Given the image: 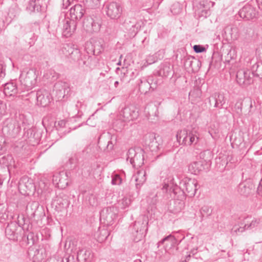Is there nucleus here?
Wrapping results in <instances>:
<instances>
[{
	"instance_id": "13d9d810",
	"label": "nucleus",
	"mask_w": 262,
	"mask_h": 262,
	"mask_svg": "<svg viewBox=\"0 0 262 262\" xmlns=\"http://www.w3.org/2000/svg\"><path fill=\"white\" fill-rule=\"evenodd\" d=\"M118 84H119V82L118 81H115V83H114L115 86L116 88H117L118 85Z\"/></svg>"
},
{
	"instance_id": "4c0bfd02",
	"label": "nucleus",
	"mask_w": 262,
	"mask_h": 262,
	"mask_svg": "<svg viewBox=\"0 0 262 262\" xmlns=\"http://www.w3.org/2000/svg\"><path fill=\"white\" fill-rule=\"evenodd\" d=\"M260 223V219L254 218L250 224H246L245 225V229L250 230L258 226Z\"/></svg>"
},
{
	"instance_id": "37998d69",
	"label": "nucleus",
	"mask_w": 262,
	"mask_h": 262,
	"mask_svg": "<svg viewBox=\"0 0 262 262\" xmlns=\"http://www.w3.org/2000/svg\"><path fill=\"white\" fill-rule=\"evenodd\" d=\"M6 104L0 100V117H2L6 113Z\"/></svg>"
},
{
	"instance_id": "4468645a",
	"label": "nucleus",
	"mask_w": 262,
	"mask_h": 262,
	"mask_svg": "<svg viewBox=\"0 0 262 262\" xmlns=\"http://www.w3.org/2000/svg\"><path fill=\"white\" fill-rule=\"evenodd\" d=\"M251 72L247 70L241 69L236 73V81L239 85H247L252 81Z\"/></svg>"
},
{
	"instance_id": "bf43d9fd",
	"label": "nucleus",
	"mask_w": 262,
	"mask_h": 262,
	"mask_svg": "<svg viewBox=\"0 0 262 262\" xmlns=\"http://www.w3.org/2000/svg\"><path fill=\"white\" fill-rule=\"evenodd\" d=\"M232 52H233V53L235 52V50H230L229 52V54H230L231 55L232 54Z\"/></svg>"
},
{
	"instance_id": "ea45409f",
	"label": "nucleus",
	"mask_w": 262,
	"mask_h": 262,
	"mask_svg": "<svg viewBox=\"0 0 262 262\" xmlns=\"http://www.w3.org/2000/svg\"><path fill=\"white\" fill-rule=\"evenodd\" d=\"M171 72L170 68L169 66H164L162 69L159 71V74L162 76L167 77Z\"/></svg>"
},
{
	"instance_id": "0eeeda50",
	"label": "nucleus",
	"mask_w": 262,
	"mask_h": 262,
	"mask_svg": "<svg viewBox=\"0 0 262 262\" xmlns=\"http://www.w3.org/2000/svg\"><path fill=\"white\" fill-rule=\"evenodd\" d=\"M148 223L143 220H138L135 222L133 229L135 232L133 231V234L135 236V240L137 242L139 241L144 236L147 230V225Z\"/></svg>"
},
{
	"instance_id": "7ed1b4c3",
	"label": "nucleus",
	"mask_w": 262,
	"mask_h": 262,
	"mask_svg": "<svg viewBox=\"0 0 262 262\" xmlns=\"http://www.w3.org/2000/svg\"><path fill=\"white\" fill-rule=\"evenodd\" d=\"M20 129V126L15 119L12 118H7L3 122L2 133L7 138H15L19 134Z\"/></svg>"
},
{
	"instance_id": "423d86ee",
	"label": "nucleus",
	"mask_w": 262,
	"mask_h": 262,
	"mask_svg": "<svg viewBox=\"0 0 262 262\" xmlns=\"http://www.w3.org/2000/svg\"><path fill=\"white\" fill-rule=\"evenodd\" d=\"M105 9L106 14L111 19H117L121 16L122 8L117 2H111L106 4Z\"/></svg>"
},
{
	"instance_id": "680f3d73",
	"label": "nucleus",
	"mask_w": 262,
	"mask_h": 262,
	"mask_svg": "<svg viewBox=\"0 0 262 262\" xmlns=\"http://www.w3.org/2000/svg\"><path fill=\"white\" fill-rule=\"evenodd\" d=\"M171 12H172V13H176H176H179V12H180V10H179L178 11V12H174V11H173V8H172V9H171Z\"/></svg>"
},
{
	"instance_id": "9b49d317",
	"label": "nucleus",
	"mask_w": 262,
	"mask_h": 262,
	"mask_svg": "<svg viewBox=\"0 0 262 262\" xmlns=\"http://www.w3.org/2000/svg\"><path fill=\"white\" fill-rule=\"evenodd\" d=\"M255 189L254 185L250 180H246L240 183L237 187V192L245 197H248L251 194Z\"/></svg>"
},
{
	"instance_id": "f03ea898",
	"label": "nucleus",
	"mask_w": 262,
	"mask_h": 262,
	"mask_svg": "<svg viewBox=\"0 0 262 262\" xmlns=\"http://www.w3.org/2000/svg\"><path fill=\"white\" fill-rule=\"evenodd\" d=\"M176 138L180 144L190 146L196 144L200 139V134L196 130H192L188 132L186 130H178Z\"/></svg>"
},
{
	"instance_id": "2eb2a0df",
	"label": "nucleus",
	"mask_w": 262,
	"mask_h": 262,
	"mask_svg": "<svg viewBox=\"0 0 262 262\" xmlns=\"http://www.w3.org/2000/svg\"><path fill=\"white\" fill-rule=\"evenodd\" d=\"M18 188L20 191H23L21 193L29 195L30 192L34 190L35 186L32 180H29L28 177H23L19 182Z\"/></svg>"
},
{
	"instance_id": "79ce46f5",
	"label": "nucleus",
	"mask_w": 262,
	"mask_h": 262,
	"mask_svg": "<svg viewBox=\"0 0 262 262\" xmlns=\"http://www.w3.org/2000/svg\"><path fill=\"white\" fill-rule=\"evenodd\" d=\"M97 120L94 114H93L86 121V124L91 126H95L97 124Z\"/></svg>"
},
{
	"instance_id": "49530a36",
	"label": "nucleus",
	"mask_w": 262,
	"mask_h": 262,
	"mask_svg": "<svg viewBox=\"0 0 262 262\" xmlns=\"http://www.w3.org/2000/svg\"><path fill=\"white\" fill-rule=\"evenodd\" d=\"M36 1V0H30L27 8L30 11H34L35 10Z\"/></svg>"
},
{
	"instance_id": "e433bc0d",
	"label": "nucleus",
	"mask_w": 262,
	"mask_h": 262,
	"mask_svg": "<svg viewBox=\"0 0 262 262\" xmlns=\"http://www.w3.org/2000/svg\"><path fill=\"white\" fill-rule=\"evenodd\" d=\"M130 204V200L127 197L124 196L118 202V207L121 209H125Z\"/></svg>"
},
{
	"instance_id": "f3484780",
	"label": "nucleus",
	"mask_w": 262,
	"mask_h": 262,
	"mask_svg": "<svg viewBox=\"0 0 262 262\" xmlns=\"http://www.w3.org/2000/svg\"><path fill=\"white\" fill-rule=\"evenodd\" d=\"M85 12V8L80 4L75 5L70 10L71 20L80 19Z\"/></svg>"
},
{
	"instance_id": "c03bdc74",
	"label": "nucleus",
	"mask_w": 262,
	"mask_h": 262,
	"mask_svg": "<svg viewBox=\"0 0 262 262\" xmlns=\"http://www.w3.org/2000/svg\"><path fill=\"white\" fill-rule=\"evenodd\" d=\"M193 50L197 53H202L205 51V48L201 45H194L193 47Z\"/></svg>"
},
{
	"instance_id": "603ef678",
	"label": "nucleus",
	"mask_w": 262,
	"mask_h": 262,
	"mask_svg": "<svg viewBox=\"0 0 262 262\" xmlns=\"http://www.w3.org/2000/svg\"><path fill=\"white\" fill-rule=\"evenodd\" d=\"M245 230H247L246 229H245V226L243 227H239L237 229H235V230L233 231V230L232 229V231L231 232L233 233V232H235L236 233H237V232H243V231H244Z\"/></svg>"
},
{
	"instance_id": "393cba45",
	"label": "nucleus",
	"mask_w": 262,
	"mask_h": 262,
	"mask_svg": "<svg viewBox=\"0 0 262 262\" xmlns=\"http://www.w3.org/2000/svg\"><path fill=\"white\" fill-rule=\"evenodd\" d=\"M160 243L165 244L166 251L175 247L178 245L177 240L171 235L166 236L160 241Z\"/></svg>"
},
{
	"instance_id": "ddd939ff",
	"label": "nucleus",
	"mask_w": 262,
	"mask_h": 262,
	"mask_svg": "<svg viewBox=\"0 0 262 262\" xmlns=\"http://www.w3.org/2000/svg\"><path fill=\"white\" fill-rule=\"evenodd\" d=\"M195 13L200 16L206 17L210 9L209 3L207 0H200L194 3Z\"/></svg>"
},
{
	"instance_id": "2f4dec72",
	"label": "nucleus",
	"mask_w": 262,
	"mask_h": 262,
	"mask_svg": "<svg viewBox=\"0 0 262 262\" xmlns=\"http://www.w3.org/2000/svg\"><path fill=\"white\" fill-rule=\"evenodd\" d=\"M81 56V53L80 51L78 49L74 48L73 46L72 50L71 51L70 55L68 58L71 61L78 62L79 61Z\"/></svg>"
},
{
	"instance_id": "e2e57ef3",
	"label": "nucleus",
	"mask_w": 262,
	"mask_h": 262,
	"mask_svg": "<svg viewBox=\"0 0 262 262\" xmlns=\"http://www.w3.org/2000/svg\"><path fill=\"white\" fill-rule=\"evenodd\" d=\"M118 65H121V61H119V62L118 63Z\"/></svg>"
},
{
	"instance_id": "cd10ccee",
	"label": "nucleus",
	"mask_w": 262,
	"mask_h": 262,
	"mask_svg": "<svg viewBox=\"0 0 262 262\" xmlns=\"http://www.w3.org/2000/svg\"><path fill=\"white\" fill-rule=\"evenodd\" d=\"M110 235V232L105 227L99 228L96 234L97 241L100 243L105 241Z\"/></svg>"
},
{
	"instance_id": "052dcab7",
	"label": "nucleus",
	"mask_w": 262,
	"mask_h": 262,
	"mask_svg": "<svg viewBox=\"0 0 262 262\" xmlns=\"http://www.w3.org/2000/svg\"><path fill=\"white\" fill-rule=\"evenodd\" d=\"M190 257H191L190 255H188V256L186 257V259L185 260V262H186V260H187V259H188H188L190 258Z\"/></svg>"
},
{
	"instance_id": "20e7f679",
	"label": "nucleus",
	"mask_w": 262,
	"mask_h": 262,
	"mask_svg": "<svg viewBox=\"0 0 262 262\" xmlns=\"http://www.w3.org/2000/svg\"><path fill=\"white\" fill-rule=\"evenodd\" d=\"M37 71L34 69H30L27 72L23 71L20 75L19 79L27 91L34 88L37 81Z\"/></svg>"
},
{
	"instance_id": "8fccbe9b",
	"label": "nucleus",
	"mask_w": 262,
	"mask_h": 262,
	"mask_svg": "<svg viewBox=\"0 0 262 262\" xmlns=\"http://www.w3.org/2000/svg\"><path fill=\"white\" fill-rule=\"evenodd\" d=\"M70 5V0H62V7L63 9H67Z\"/></svg>"
},
{
	"instance_id": "f8f14e48",
	"label": "nucleus",
	"mask_w": 262,
	"mask_h": 262,
	"mask_svg": "<svg viewBox=\"0 0 262 262\" xmlns=\"http://www.w3.org/2000/svg\"><path fill=\"white\" fill-rule=\"evenodd\" d=\"M54 91H55L58 99L61 100L67 96L70 91L69 84L66 82L58 81L54 85Z\"/></svg>"
},
{
	"instance_id": "6e6552de",
	"label": "nucleus",
	"mask_w": 262,
	"mask_h": 262,
	"mask_svg": "<svg viewBox=\"0 0 262 262\" xmlns=\"http://www.w3.org/2000/svg\"><path fill=\"white\" fill-rule=\"evenodd\" d=\"M241 17L246 20H252L257 18L258 12L251 4H246L238 12Z\"/></svg>"
},
{
	"instance_id": "09e8293b",
	"label": "nucleus",
	"mask_w": 262,
	"mask_h": 262,
	"mask_svg": "<svg viewBox=\"0 0 262 262\" xmlns=\"http://www.w3.org/2000/svg\"><path fill=\"white\" fill-rule=\"evenodd\" d=\"M66 121L64 120H61L58 122L57 125L55 124V126L57 127H59L60 128L64 127L66 126Z\"/></svg>"
},
{
	"instance_id": "c9c22d12",
	"label": "nucleus",
	"mask_w": 262,
	"mask_h": 262,
	"mask_svg": "<svg viewBox=\"0 0 262 262\" xmlns=\"http://www.w3.org/2000/svg\"><path fill=\"white\" fill-rule=\"evenodd\" d=\"M200 213L201 215L202 220L204 217H208L210 216L212 213V209L211 208L207 206L204 205L200 209Z\"/></svg>"
},
{
	"instance_id": "9d476101",
	"label": "nucleus",
	"mask_w": 262,
	"mask_h": 262,
	"mask_svg": "<svg viewBox=\"0 0 262 262\" xmlns=\"http://www.w3.org/2000/svg\"><path fill=\"white\" fill-rule=\"evenodd\" d=\"M29 95L33 96H35L37 104L41 106L45 107L50 102V94L45 89H40L36 93L32 91Z\"/></svg>"
},
{
	"instance_id": "5fc2aeb1",
	"label": "nucleus",
	"mask_w": 262,
	"mask_h": 262,
	"mask_svg": "<svg viewBox=\"0 0 262 262\" xmlns=\"http://www.w3.org/2000/svg\"><path fill=\"white\" fill-rule=\"evenodd\" d=\"M49 121V118L48 117H44L42 119V123L44 126L48 124Z\"/></svg>"
},
{
	"instance_id": "1a4fd4ad",
	"label": "nucleus",
	"mask_w": 262,
	"mask_h": 262,
	"mask_svg": "<svg viewBox=\"0 0 262 262\" xmlns=\"http://www.w3.org/2000/svg\"><path fill=\"white\" fill-rule=\"evenodd\" d=\"M125 122L136 120L139 116V110L133 105L125 106L120 113Z\"/></svg>"
},
{
	"instance_id": "5701e85b",
	"label": "nucleus",
	"mask_w": 262,
	"mask_h": 262,
	"mask_svg": "<svg viewBox=\"0 0 262 262\" xmlns=\"http://www.w3.org/2000/svg\"><path fill=\"white\" fill-rule=\"evenodd\" d=\"M53 181L56 182L58 187L65 188L68 186L69 183L67 173L63 171L59 172L57 175L53 176Z\"/></svg>"
},
{
	"instance_id": "bb28decb",
	"label": "nucleus",
	"mask_w": 262,
	"mask_h": 262,
	"mask_svg": "<svg viewBox=\"0 0 262 262\" xmlns=\"http://www.w3.org/2000/svg\"><path fill=\"white\" fill-rule=\"evenodd\" d=\"M203 169V165L201 161H194L188 166L189 171L192 174H198Z\"/></svg>"
},
{
	"instance_id": "c85d7f7f",
	"label": "nucleus",
	"mask_w": 262,
	"mask_h": 262,
	"mask_svg": "<svg viewBox=\"0 0 262 262\" xmlns=\"http://www.w3.org/2000/svg\"><path fill=\"white\" fill-rule=\"evenodd\" d=\"M73 47V45L69 43L63 45L62 47L59 51V55L61 57H64L68 58L70 55V52L71 50H72Z\"/></svg>"
},
{
	"instance_id": "c756f323",
	"label": "nucleus",
	"mask_w": 262,
	"mask_h": 262,
	"mask_svg": "<svg viewBox=\"0 0 262 262\" xmlns=\"http://www.w3.org/2000/svg\"><path fill=\"white\" fill-rule=\"evenodd\" d=\"M150 88L154 89L147 80L145 79L140 80V82L139 83V90L141 93L146 94Z\"/></svg>"
},
{
	"instance_id": "a19ab883",
	"label": "nucleus",
	"mask_w": 262,
	"mask_h": 262,
	"mask_svg": "<svg viewBox=\"0 0 262 262\" xmlns=\"http://www.w3.org/2000/svg\"><path fill=\"white\" fill-rule=\"evenodd\" d=\"M122 179L120 176L118 174H115L112 176V184L113 185H119L122 183Z\"/></svg>"
},
{
	"instance_id": "b1692460",
	"label": "nucleus",
	"mask_w": 262,
	"mask_h": 262,
	"mask_svg": "<svg viewBox=\"0 0 262 262\" xmlns=\"http://www.w3.org/2000/svg\"><path fill=\"white\" fill-rule=\"evenodd\" d=\"M4 93L8 97L14 96L18 93V89L15 82H11L4 84Z\"/></svg>"
},
{
	"instance_id": "4d7b16f0",
	"label": "nucleus",
	"mask_w": 262,
	"mask_h": 262,
	"mask_svg": "<svg viewBox=\"0 0 262 262\" xmlns=\"http://www.w3.org/2000/svg\"><path fill=\"white\" fill-rule=\"evenodd\" d=\"M189 62V66L191 67V68L193 70V66H192V64L194 62V61L193 60H189V59H187L186 60V62Z\"/></svg>"
},
{
	"instance_id": "3c124183",
	"label": "nucleus",
	"mask_w": 262,
	"mask_h": 262,
	"mask_svg": "<svg viewBox=\"0 0 262 262\" xmlns=\"http://www.w3.org/2000/svg\"><path fill=\"white\" fill-rule=\"evenodd\" d=\"M261 181L262 180H261L257 189V193L260 196H262V185H261Z\"/></svg>"
},
{
	"instance_id": "0e129e2a",
	"label": "nucleus",
	"mask_w": 262,
	"mask_h": 262,
	"mask_svg": "<svg viewBox=\"0 0 262 262\" xmlns=\"http://www.w3.org/2000/svg\"><path fill=\"white\" fill-rule=\"evenodd\" d=\"M168 185H165L164 186H163V188H165V187H168Z\"/></svg>"
},
{
	"instance_id": "a18cd8bd",
	"label": "nucleus",
	"mask_w": 262,
	"mask_h": 262,
	"mask_svg": "<svg viewBox=\"0 0 262 262\" xmlns=\"http://www.w3.org/2000/svg\"><path fill=\"white\" fill-rule=\"evenodd\" d=\"M63 262H78L77 259L75 260L74 255H67L62 260Z\"/></svg>"
},
{
	"instance_id": "6e6d98bb",
	"label": "nucleus",
	"mask_w": 262,
	"mask_h": 262,
	"mask_svg": "<svg viewBox=\"0 0 262 262\" xmlns=\"http://www.w3.org/2000/svg\"><path fill=\"white\" fill-rule=\"evenodd\" d=\"M259 9L262 10V0H256Z\"/></svg>"
},
{
	"instance_id": "de8ad7c7",
	"label": "nucleus",
	"mask_w": 262,
	"mask_h": 262,
	"mask_svg": "<svg viewBox=\"0 0 262 262\" xmlns=\"http://www.w3.org/2000/svg\"><path fill=\"white\" fill-rule=\"evenodd\" d=\"M245 102H247L248 104H249V107H250V110L249 111V112H248V115L249 116H251L253 114V112L251 110L252 107H253V104H252V100L250 98H248V99H247L246 100H245Z\"/></svg>"
},
{
	"instance_id": "a211bd4d",
	"label": "nucleus",
	"mask_w": 262,
	"mask_h": 262,
	"mask_svg": "<svg viewBox=\"0 0 262 262\" xmlns=\"http://www.w3.org/2000/svg\"><path fill=\"white\" fill-rule=\"evenodd\" d=\"M93 256V253L91 249L83 248L78 251L77 259L78 262H91Z\"/></svg>"
},
{
	"instance_id": "58836bf2",
	"label": "nucleus",
	"mask_w": 262,
	"mask_h": 262,
	"mask_svg": "<svg viewBox=\"0 0 262 262\" xmlns=\"http://www.w3.org/2000/svg\"><path fill=\"white\" fill-rule=\"evenodd\" d=\"M242 102L241 100H238L236 101L232 109V111L238 116L242 114Z\"/></svg>"
},
{
	"instance_id": "69168bd1",
	"label": "nucleus",
	"mask_w": 262,
	"mask_h": 262,
	"mask_svg": "<svg viewBox=\"0 0 262 262\" xmlns=\"http://www.w3.org/2000/svg\"><path fill=\"white\" fill-rule=\"evenodd\" d=\"M231 31H233V30H235V29L233 28H231Z\"/></svg>"
},
{
	"instance_id": "39448f33",
	"label": "nucleus",
	"mask_w": 262,
	"mask_h": 262,
	"mask_svg": "<svg viewBox=\"0 0 262 262\" xmlns=\"http://www.w3.org/2000/svg\"><path fill=\"white\" fill-rule=\"evenodd\" d=\"M144 151L139 148H129L127 152V161H129L134 167H139L144 164Z\"/></svg>"
},
{
	"instance_id": "a878e982",
	"label": "nucleus",
	"mask_w": 262,
	"mask_h": 262,
	"mask_svg": "<svg viewBox=\"0 0 262 262\" xmlns=\"http://www.w3.org/2000/svg\"><path fill=\"white\" fill-rule=\"evenodd\" d=\"M134 177L136 182V187L137 189H139L146 180V172L143 169H140L137 171Z\"/></svg>"
},
{
	"instance_id": "338daca9",
	"label": "nucleus",
	"mask_w": 262,
	"mask_h": 262,
	"mask_svg": "<svg viewBox=\"0 0 262 262\" xmlns=\"http://www.w3.org/2000/svg\"><path fill=\"white\" fill-rule=\"evenodd\" d=\"M111 262H118V261H112Z\"/></svg>"
},
{
	"instance_id": "864d4df0",
	"label": "nucleus",
	"mask_w": 262,
	"mask_h": 262,
	"mask_svg": "<svg viewBox=\"0 0 262 262\" xmlns=\"http://www.w3.org/2000/svg\"><path fill=\"white\" fill-rule=\"evenodd\" d=\"M8 217V215L5 213H0V221L5 220Z\"/></svg>"
},
{
	"instance_id": "dca6fc26",
	"label": "nucleus",
	"mask_w": 262,
	"mask_h": 262,
	"mask_svg": "<svg viewBox=\"0 0 262 262\" xmlns=\"http://www.w3.org/2000/svg\"><path fill=\"white\" fill-rule=\"evenodd\" d=\"M83 27L88 33H93L100 30V25L96 22L93 18L89 17L84 19Z\"/></svg>"
},
{
	"instance_id": "774afa93",
	"label": "nucleus",
	"mask_w": 262,
	"mask_h": 262,
	"mask_svg": "<svg viewBox=\"0 0 262 262\" xmlns=\"http://www.w3.org/2000/svg\"><path fill=\"white\" fill-rule=\"evenodd\" d=\"M122 57V55H121L120 57V58H121Z\"/></svg>"
},
{
	"instance_id": "f704fd0d",
	"label": "nucleus",
	"mask_w": 262,
	"mask_h": 262,
	"mask_svg": "<svg viewBox=\"0 0 262 262\" xmlns=\"http://www.w3.org/2000/svg\"><path fill=\"white\" fill-rule=\"evenodd\" d=\"M82 2L88 8H96L98 7L100 5V0H83Z\"/></svg>"
},
{
	"instance_id": "4be33fe9",
	"label": "nucleus",
	"mask_w": 262,
	"mask_h": 262,
	"mask_svg": "<svg viewBox=\"0 0 262 262\" xmlns=\"http://www.w3.org/2000/svg\"><path fill=\"white\" fill-rule=\"evenodd\" d=\"M115 217L116 214L113 212L111 208H107L100 214V220H103L104 223L107 226L113 224Z\"/></svg>"
},
{
	"instance_id": "aec40b11",
	"label": "nucleus",
	"mask_w": 262,
	"mask_h": 262,
	"mask_svg": "<svg viewBox=\"0 0 262 262\" xmlns=\"http://www.w3.org/2000/svg\"><path fill=\"white\" fill-rule=\"evenodd\" d=\"M76 29V23L74 20H66L62 27V35L66 37H70Z\"/></svg>"
},
{
	"instance_id": "7c9ffc66",
	"label": "nucleus",
	"mask_w": 262,
	"mask_h": 262,
	"mask_svg": "<svg viewBox=\"0 0 262 262\" xmlns=\"http://www.w3.org/2000/svg\"><path fill=\"white\" fill-rule=\"evenodd\" d=\"M184 208V202L181 200H176L173 201L172 206L170 208L173 213L180 212Z\"/></svg>"
},
{
	"instance_id": "f257e3e1",
	"label": "nucleus",
	"mask_w": 262,
	"mask_h": 262,
	"mask_svg": "<svg viewBox=\"0 0 262 262\" xmlns=\"http://www.w3.org/2000/svg\"><path fill=\"white\" fill-rule=\"evenodd\" d=\"M198 182L194 179H190L187 177L183 179L180 182V188L176 187L173 189L174 194H177L178 191L181 193V199L184 198L185 194L190 197L193 196L197 190Z\"/></svg>"
},
{
	"instance_id": "412c9836",
	"label": "nucleus",
	"mask_w": 262,
	"mask_h": 262,
	"mask_svg": "<svg viewBox=\"0 0 262 262\" xmlns=\"http://www.w3.org/2000/svg\"><path fill=\"white\" fill-rule=\"evenodd\" d=\"M212 101L214 103V107L220 109L222 108L225 103V99L224 94L219 93H214L209 98V103L212 104Z\"/></svg>"
},
{
	"instance_id": "473e14b6",
	"label": "nucleus",
	"mask_w": 262,
	"mask_h": 262,
	"mask_svg": "<svg viewBox=\"0 0 262 262\" xmlns=\"http://www.w3.org/2000/svg\"><path fill=\"white\" fill-rule=\"evenodd\" d=\"M252 75L256 77H262V63H255L252 68Z\"/></svg>"
},
{
	"instance_id": "6ab92c4d",
	"label": "nucleus",
	"mask_w": 262,
	"mask_h": 262,
	"mask_svg": "<svg viewBox=\"0 0 262 262\" xmlns=\"http://www.w3.org/2000/svg\"><path fill=\"white\" fill-rule=\"evenodd\" d=\"M18 228V225L15 222H12L8 224L5 229V234L7 238L10 240H17L18 233L16 231Z\"/></svg>"
},
{
	"instance_id": "72a5a7b5",
	"label": "nucleus",
	"mask_w": 262,
	"mask_h": 262,
	"mask_svg": "<svg viewBox=\"0 0 262 262\" xmlns=\"http://www.w3.org/2000/svg\"><path fill=\"white\" fill-rule=\"evenodd\" d=\"M92 57L89 55L88 52H85L83 54L81 53V56L79 61H78L79 64L85 65L89 66L91 61Z\"/></svg>"
}]
</instances>
